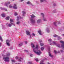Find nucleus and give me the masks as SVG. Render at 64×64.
Instances as JSON below:
<instances>
[{"label": "nucleus", "mask_w": 64, "mask_h": 64, "mask_svg": "<svg viewBox=\"0 0 64 64\" xmlns=\"http://www.w3.org/2000/svg\"><path fill=\"white\" fill-rule=\"evenodd\" d=\"M39 46L38 44L36 45L35 48H33V51L35 53H36L38 55H40L42 54V52L40 50H38L37 52H36V50H37L39 49Z\"/></svg>", "instance_id": "f257e3e1"}, {"label": "nucleus", "mask_w": 64, "mask_h": 64, "mask_svg": "<svg viewBox=\"0 0 64 64\" xmlns=\"http://www.w3.org/2000/svg\"><path fill=\"white\" fill-rule=\"evenodd\" d=\"M10 55V54L9 53L6 54L4 56L3 59L4 61L5 62H9V58L8 56H9Z\"/></svg>", "instance_id": "f03ea898"}, {"label": "nucleus", "mask_w": 64, "mask_h": 64, "mask_svg": "<svg viewBox=\"0 0 64 64\" xmlns=\"http://www.w3.org/2000/svg\"><path fill=\"white\" fill-rule=\"evenodd\" d=\"M31 16V19H30V21L32 23H35V19H34V18H35L36 16H34V15L30 16Z\"/></svg>", "instance_id": "7ed1b4c3"}, {"label": "nucleus", "mask_w": 64, "mask_h": 64, "mask_svg": "<svg viewBox=\"0 0 64 64\" xmlns=\"http://www.w3.org/2000/svg\"><path fill=\"white\" fill-rule=\"evenodd\" d=\"M10 4V2H6L5 3L4 6H7L8 7V6H9L10 8H12L13 6H12V5L11 4H10V5H9Z\"/></svg>", "instance_id": "20e7f679"}, {"label": "nucleus", "mask_w": 64, "mask_h": 64, "mask_svg": "<svg viewBox=\"0 0 64 64\" xmlns=\"http://www.w3.org/2000/svg\"><path fill=\"white\" fill-rule=\"evenodd\" d=\"M60 42L61 43H62L61 46L62 48V49L63 50H64V42H63L62 40L60 41Z\"/></svg>", "instance_id": "39448f33"}, {"label": "nucleus", "mask_w": 64, "mask_h": 64, "mask_svg": "<svg viewBox=\"0 0 64 64\" xmlns=\"http://www.w3.org/2000/svg\"><path fill=\"white\" fill-rule=\"evenodd\" d=\"M10 42V41L9 40H6V44L8 46H10V43H9Z\"/></svg>", "instance_id": "423d86ee"}, {"label": "nucleus", "mask_w": 64, "mask_h": 64, "mask_svg": "<svg viewBox=\"0 0 64 64\" xmlns=\"http://www.w3.org/2000/svg\"><path fill=\"white\" fill-rule=\"evenodd\" d=\"M54 44V45H56V43L54 41H53L52 42V43H51L50 44V45H53Z\"/></svg>", "instance_id": "0eeeda50"}, {"label": "nucleus", "mask_w": 64, "mask_h": 64, "mask_svg": "<svg viewBox=\"0 0 64 64\" xmlns=\"http://www.w3.org/2000/svg\"><path fill=\"white\" fill-rule=\"evenodd\" d=\"M26 3L27 4H28V5L31 4V5H32V6H34V5L33 4H32V3H31V2L29 1L27 2Z\"/></svg>", "instance_id": "6e6552de"}, {"label": "nucleus", "mask_w": 64, "mask_h": 64, "mask_svg": "<svg viewBox=\"0 0 64 64\" xmlns=\"http://www.w3.org/2000/svg\"><path fill=\"white\" fill-rule=\"evenodd\" d=\"M13 8L14 9H17V5L16 4H14V6H13Z\"/></svg>", "instance_id": "1a4fd4ad"}, {"label": "nucleus", "mask_w": 64, "mask_h": 64, "mask_svg": "<svg viewBox=\"0 0 64 64\" xmlns=\"http://www.w3.org/2000/svg\"><path fill=\"white\" fill-rule=\"evenodd\" d=\"M10 24H8V27H12V24H13V22H10Z\"/></svg>", "instance_id": "9d476101"}, {"label": "nucleus", "mask_w": 64, "mask_h": 64, "mask_svg": "<svg viewBox=\"0 0 64 64\" xmlns=\"http://www.w3.org/2000/svg\"><path fill=\"white\" fill-rule=\"evenodd\" d=\"M44 61V60H43L40 61V64H45V63H43Z\"/></svg>", "instance_id": "9b49d317"}, {"label": "nucleus", "mask_w": 64, "mask_h": 64, "mask_svg": "<svg viewBox=\"0 0 64 64\" xmlns=\"http://www.w3.org/2000/svg\"><path fill=\"white\" fill-rule=\"evenodd\" d=\"M26 33L27 35H28L30 34V32H29V31L28 30H27L26 31Z\"/></svg>", "instance_id": "f8f14e48"}, {"label": "nucleus", "mask_w": 64, "mask_h": 64, "mask_svg": "<svg viewBox=\"0 0 64 64\" xmlns=\"http://www.w3.org/2000/svg\"><path fill=\"white\" fill-rule=\"evenodd\" d=\"M22 16H25V15L26 14V12L25 11H22Z\"/></svg>", "instance_id": "ddd939ff"}, {"label": "nucleus", "mask_w": 64, "mask_h": 64, "mask_svg": "<svg viewBox=\"0 0 64 64\" xmlns=\"http://www.w3.org/2000/svg\"><path fill=\"white\" fill-rule=\"evenodd\" d=\"M41 20L40 19H39V20H37V23L38 24H39L40 22H41Z\"/></svg>", "instance_id": "4468645a"}, {"label": "nucleus", "mask_w": 64, "mask_h": 64, "mask_svg": "<svg viewBox=\"0 0 64 64\" xmlns=\"http://www.w3.org/2000/svg\"><path fill=\"white\" fill-rule=\"evenodd\" d=\"M38 32L40 35H42V32H41V30H40L38 31Z\"/></svg>", "instance_id": "2eb2a0df"}, {"label": "nucleus", "mask_w": 64, "mask_h": 64, "mask_svg": "<svg viewBox=\"0 0 64 64\" xmlns=\"http://www.w3.org/2000/svg\"><path fill=\"white\" fill-rule=\"evenodd\" d=\"M43 19L44 21H47V19H46V16H43Z\"/></svg>", "instance_id": "dca6fc26"}, {"label": "nucleus", "mask_w": 64, "mask_h": 64, "mask_svg": "<svg viewBox=\"0 0 64 64\" xmlns=\"http://www.w3.org/2000/svg\"><path fill=\"white\" fill-rule=\"evenodd\" d=\"M1 15L2 17H5V13L2 14H1Z\"/></svg>", "instance_id": "f3484780"}, {"label": "nucleus", "mask_w": 64, "mask_h": 64, "mask_svg": "<svg viewBox=\"0 0 64 64\" xmlns=\"http://www.w3.org/2000/svg\"><path fill=\"white\" fill-rule=\"evenodd\" d=\"M44 1L46 2L47 1V0H40V2L41 3L43 2H44Z\"/></svg>", "instance_id": "a211bd4d"}, {"label": "nucleus", "mask_w": 64, "mask_h": 64, "mask_svg": "<svg viewBox=\"0 0 64 64\" xmlns=\"http://www.w3.org/2000/svg\"><path fill=\"white\" fill-rule=\"evenodd\" d=\"M48 54L49 56L51 57H53V56L51 55V53H50V52H49Z\"/></svg>", "instance_id": "6ab92c4d"}, {"label": "nucleus", "mask_w": 64, "mask_h": 64, "mask_svg": "<svg viewBox=\"0 0 64 64\" xmlns=\"http://www.w3.org/2000/svg\"><path fill=\"white\" fill-rule=\"evenodd\" d=\"M53 24L56 27L57 26V22H54L53 23Z\"/></svg>", "instance_id": "aec40b11"}, {"label": "nucleus", "mask_w": 64, "mask_h": 64, "mask_svg": "<svg viewBox=\"0 0 64 64\" xmlns=\"http://www.w3.org/2000/svg\"><path fill=\"white\" fill-rule=\"evenodd\" d=\"M31 45L32 46L31 47L32 48H34L35 47V45L33 44H32Z\"/></svg>", "instance_id": "412c9836"}, {"label": "nucleus", "mask_w": 64, "mask_h": 64, "mask_svg": "<svg viewBox=\"0 0 64 64\" xmlns=\"http://www.w3.org/2000/svg\"><path fill=\"white\" fill-rule=\"evenodd\" d=\"M46 30L48 33H49V32H50V30H49V28H46Z\"/></svg>", "instance_id": "4be33fe9"}, {"label": "nucleus", "mask_w": 64, "mask_h": 64, "mask_svg": "<svg viewBox=\"0 0 64 64\" xmlns=\"http://www.w3.org/2000/svg\"><path fill=\"white\" fill-rule=\"evenodd\" d=\"M9 18H10V16H8L6 18V20H9Z\"/></svg>", "instance_id": "5701e85b"}, {"label": "nucleus", "mask_w": 64, "mask_h": 64, "mask_svg": "<svg viewBox=\"0 0 64 64\" xmlns=\"http://www.w3.org/2000/svg\"><path fill=\"white\" fill-rule=\"evenodd\" d=\"M48 41L50 43L52 42V39L51 38H50V39H49L48 40Z\"/></svg>", "instance_id": "b1692460"}, {"label": "nucleus", "mask_w": 64, "mask_h": 64, "mask_svg": "<svg viewBox=\"0 0 64 64\" xmlns=\"http://www.w3.org/2000/svg\"><path fill=\"white\" fill-rule=\"evenodd\" d=\"M22 44H23L22 43H20L18 45V47H20L21 46H22Z\"/></svg>", "instance_id": "393cba45"}, {"label": "nucleus", "mask_w": 64, "mask_h": 64, "mask_svg": "<svg viewBox=\"0 0 64 64\" xmlns=\"http://www.w3.org/2000/svg\"><path fill=\"white\" fill-rule=\"evenodd\" d=\"M54 52L55 53H60V51H59L58 52H57L56 50H54Z\"/></svg>", "instance_id": "a878e982"}, {"label": "nucleus", "mask_w": 64, "mask_h": 64, "mask_svg": "<svg viewBox=\"0 0 64 64\" xmlns=\"http://www.w3.org/2000/svg\"><path fill=\"white\" fill-rule=\"evenodd\" d=\"M22 60H23V58H20L18 59V61L21 62Z\"/></svg>", "instance_id": "bb28decb"}, {"label": "nucleus", "mask_w": 64, "mask_h": 64, "mask_svg": "<svg viewBox=\"0 0 64 64\" xmlns=\"http://www.w3.org/2000/svg\"><path fill=\"white\" fill-rule=\"evenodd\" d=\"M44 47H42L40 48V50H41L42 51H43V50H44Z\"/></svg>", "instance_id": "cd10ccee"}, {"label": "nucleus", "mask_w": 64, "mask_h": 64, "mask_svg": "<svg viewBox=\"0 0 64 64\" xmlns=\"http://www.w3.org/2000/svg\"><path fill=\"white\" fill-rule=\"evenodd\" d=\"M41 15L43 17L45 16V15H44V14L43 13H41Z\"/></svg>", "instance_id": "c85d7f7f"}, {"label": "nucleus", "mask_w": 64, "mask_h": 64, "mask_svg": "<svg viewBox=\"0 0 64 64\" xmlns=\"http://www.w3.org/2000/svg\"><path fill=\"white\" fill-rule=\"evenodd\" d=\"M0 40H1L2 41H3L1 36H0Z\"/></svg>", "instance_id": "c756f323"}, {"label": "nucleus", "mask_w": 64, "mask_h": 64, "mask_svg": "<svg viewBox=\"0 0 64 64\" xmlns=\"http://www.w3.org/2000/svg\"><path fill=\"white\" fill-rule=\"evenodd\" d=\"M62 39L61 38L60 36L58 37V40H60V39Z\"/></svg>", "instance_id": "7c9ffc66"}, {"label": "nucleus", "mask_w": 64, "mask_h": 64, "mask_svg": "<svg viewBox=\"0 0 64 64\" xmlns=\"http://www.w3.org/2000/svg\"><path fill=\"white\" fill-rule=\"evenodd\" d=\"M56 45L57 46V47H59V48H60V44H56Z\"/></svg>", "instance_id": "2f4dec72"}, {"label": "nucleus", "mask_w": 64, "mask_h": 64, "mask_svg": "<svg viewBox=\"0 0 64 64\" xmlns=\"http://www.w3.org/2000/svg\"><path fill=\"white\" fill-rule=\"evenodd\" d=\"M53 13H56V12H57L56 11V10H53Z\"/></svg>", "instance_id": "473e14b6"}, {"label": "nucleus", "mask_w": 64, "mask_h": 64, "mask_svg": "<svg viewBox=\"0 0 64 64\" xmlns=\"http://www.w3.org/2000/svg\"><path fill=\"white\" fill-rule=\"evenodd\" d=\"M20 22L18 21L16 22V24L18 25H19V24H20Z\"/></svg>", "instance_id": "72a5a7b5"}, {"label": "nucleus", "mask_w": 64, "mask_h": 64, "mask_svg": "<svg viewBox=\"0 0 64 64\" xmlns=\"http://www.w3.org/2000/svg\"><path fill=\"white\" fill-rule=\"evenodd\" d=\"M14 15L15 16H17V15H18V14H17V12H15L14 13Z\"/></svg>", "instance_id": "f704fd0d"}, {"label": "nucleus", "mask_w": 64, "mask_h": 64, "mask_svg": "<svg viewBox=\"0 0 64 64\" xmlns=\"http://www.w3.org/2000/svg\"><path fill=\"white\" fill-rule=\"evenodd\" d=\"M40 45L41 46H43V45H44V44H43V43H40Z\"/></svg>", "instance_id": "c9c22d12"}, {"label": "nucleus", "mask_w": 64, "mask_h": 64, "mask_svg": "<svg viewBox=\"0 0 64 64\" xmlns=\"http://www.w3.org/2000/svg\"><path fill=\"white\" fill-rule=\"evenodd\" d=\"M63 29H64V28H62L60 29V31H62V30H63Z\"/></svg>", "instance_id": "e433bc0d"}, {"label": "nucleus", "mask_w": 64, "mask_h": 64, "mask_svg": "<svg viewBox=\"0 0 64 64\" xmlns=\"http://www.w3.org/2000/svg\"><path fill=\"white\" fill-rule=\"evenodd\" d=\"M53 36L54 37H57V36H58L56 34H54L53 35Z\"/></svg>", "instance_id": "4c0bfd02"}, {"label": "nucleus", "mask_w": 64, "mask_h": 64, "mask_svg": "<svg viewBox=\"0 0 64 64\" xmlns=\"http://www.w3.org/2000/svg\"><path fill=\"white\" fill-rule=\"evenodd\" d=\"M10 22H13V19L10 18Z\"/></svg>", "instance_id": "58836bf2"}, {"label": "nucleus", "mask_w": 64, "mask_h": 64, "mask_svg": "<svg viewBox=\"0 0 64 64\" xmlns=\"http://www.w3.org/2000/svg\"><path fill=\"white\" fill-rule=\"evenodd\" d=\"M35 60L36 61V62H38L39 61V60L38 58H36L35 59Z\"/></svg>", "instance_id": "ea45409f"}, {"label": "nucleus", "mask_w": 64, "mask_h": 64, "mask_svg": "<svg viewBox=\"0 0 64 64\" xmlns=\"http://www.w3.org/2000/svg\"><path fill=\"white\" fill-rule=\"evenodd\" d=\"M4 10H5V11H7V10L6 8H4Z\"/></svg>", "instance_id": "a19ab883"}, {"label": "nucleus", "mask_w": 64, "mask_h": 64, "mask_svg": "<svg viewBox=\"0 0 64 64\" xmlns=\"http://www.w3.org/2000/svg\"><path fill=\"white\" fill-rule=\"evenodd\" d=\"M0 9L1 10H4V8H3L1 7H0Z\"/></svg>", "instance_id": "79ce46f5"}, {"label": "nucleus", "mask_w": 64, "mask_h": 64, "mask_svg": "<svg viewBox=\"0 0 64 64\" xmlns=\"http://www.w3.org/2000/svg\"><path fill=\"white\" fill-rule=\"evenodd\" d=\"M17 21H18V20H19V17L18 16L17 17Z\"/></svg>", "instance_id": "37998d69"}, {"label": "nucleus", "mask_w": 64, "mask_h": 64, "mask_svg": "<svg viewBox=\"0 0 64 64\" xmlns=\"http://www.w3.org/2000/svg\"><path fill=\"white\" fill-rule=\"evenodd\" d=\"M12 60V62H15V60Z\"/></svg>", "instance_id": "c03bdc74"}, {"label": "nucleus", "mask_w": 64, "mask_h": 64, "mask_svg": "<svg viewBox=\"0 0 64 64\" xmlns=\"http://www.w3.org/2000/svg\"><path fill=\"white\" fill-rule=\"evenodd\" d=\"M30 57H33V55H32V54H30Z\"/></svg>", "instance_id": "a18cd8bd"}, {"label": "nucleus", "mask_w": 64, "mask_h": 64, "mask_svg": "<svg viewBox=\"0 0 64 64\" xmlns=\"http://www.w3.org/2000/svg\"><path fill=\"white\" fill-rule=\"evenodd\" d=\"M28 63L29 64H34L32 63V62H28Z\"/></svg>", "instance_id": "49530a36"}, {"label": "nucleus", "mask_w": 64, "mask_h": 64, "mask_svg": "<svg viewBox=\"0 0 64 64\" xmlns=\"http://www.w3.org/2000/svg\"><path fill=\"white\" fill-rule=\"evenodd\" d=\"M32 35L34 36H35V34H34V33H32Z\"/></svg>", "instance_id": "de8ad7c7"}, {"label": "nucleus", "mask_w": 64, "mask_h": 64, "mask_svg": "<svg viewBox=\"0 0 64 64\" xmlns=\"http://www.w3.org/2000/svg\"><path fill=\"white\" fill-rule=\"evenodd\" d=\"M16 59H18V56H16Z\"/></svg>", "instance_id": "09e8293b"}, {"label": "nucleus", "mask_w": 64, "mask_h": 64, "mask_svg": "<svg viewBox=\"0 0 64 64\" xmlns=\"http://www.w3.org/2000/svg\"><path fill=\"white\" fill-rule=\"evenodd\" d=\"M24 52H28V51H27V50H24Z\"/></svg>", "instance_id": "8fccbe9b"}, {"label": "nucleus", "mask_w": 64, "mask_h": 64, "mask_svg": "<svg viewBox=\"0 0 64 64\" xmlns=\"http://www.w3.org/2000/svg\"><path fill=\"white\" fill-rule=\"evenodd\" d=\"M58 24H61V23L59 22H58Z\"/></svg>", "instance_id": "3c124183"}, {"label": "nucleus", "mask_w": 64, "mask_h": 64, "mask_svg": "<svg viewBox=\"0 0 64 64\" xmlns=\"http://www.w3.org/2000/svg\"><path fill=\"white\" fill-rule=\"evenodd\" d=\"M12 25H13L14 26H15V24H14L13 23V24H12Z\"/></svg>", "instance_id": "603ef678"}, {"label": "nucleus", "mask_w": 64, "mask_h": 64, "mask_svg": "<svg viewBox=\"0 0 64 64\" xmlns=\"http://www.w3.org/2000/svg\"><path fill=\"white\" fill-rule=\"evenodd\" d=\"M53 5L54 6H56V4H53Z\"/></svg>", "instance_id": "864d4df0"}, {"label": "nucleus", "mask_w": 64, "mask_h": 64, "mask_svg": "<svg viewBox=\"0 0 64 64\" xmlns=\"http://www.w3.org/2000/svg\"><path fill=\"white\" fill-rule=\"evenodd\" d=\"M25 44H27V42L26 41H25Z\"/></svg>", "instance_id": "5fc2aeb1"}, {"label": "nucleus", "mask_w": 64, "mask_h": 64, "mask_svg": "<svg viewBox=\"0 0 64 64\" xmlns=\"http://www.w3.org/2000/svg\"><path fill=\"white\" fill-rule=\"evenodd\" d=\"M48 48V51H50V47H49Z\"/></svg>", "instance_id": "6e6d98bb"}, {"label": "nucleus", "mask_w": 64, "mask_h": 64, "mask_svg": "<svg viewBox=\"0 0 64 64\" xmlns=\"http://www.w3.org/2000/svg\"><path fill=\"white\" fill-rule=\"evenodd\" d=\"M60 52L62 53L63 52V50H61L60 51Z\"/></svg>", "instance_id": "4d7b16f0"}, {"label": "nucleus", "mask_w": 64, "mask_h": 64, "mask_svg": "<svg viewBox=\"0 0 64 64\" xmlns=\"http://www.w3.org/2000/svg\"><path fill=\"white\" fill-rule=\"evenodd\" d=\"M20 18H21V19H23V18H21V17H20Z\"/></svg>", "instance_id": "13d9d810"}, {"label": "nucleus", "mask_w": 64, "mask_h": 64, "mask_svg": "<svg viewBox=\"0 0 64 64\" xmlns=\"http://www.w3.org/2000/svg\"><path fill=\"white\" fill-rule=\"evenodd\" d=\"M20 1L21 2H22V1H24V0H20Z\"/></svg>", "instance_id": "bf43d9fd"}, {"label": "nucleus", "mask_w": 64, "mask_h": 64, "mask_svg": "<svg viewBox=\"0 0 64 64\" xmlns=\"http://www.w3.org/2000/svg\"><path fill=\"white\" fill-rule=\"evenodd\" d=\"M40 42H42V40H40Z\"/></svg>", "instance_id": "052dcab7"}, {"label": "nucleus", "mask_w": 64, "mask_h": 64, "mask_svg": "<svg viewBox=\"0 0 64 64\" xmlns=\"http://www.w3.org/2000/svg\"><path fill=\"white\" fill-rule=\"evenodd\" d=\"M47 64H50V63L49 62H48Z\"/></svg>", "instance_id": "680f3d73"}, {"label": "nucleus", "mask_w": 64, "mask_h": 64, "mask_svg": "<svg viewBox=\"0 0 64 64\" xmlns=\"http://www.w3.org/2000/svg\"><path fill=\"white\" fill-rule=\"evenodd\" d=\"M62 36H64V34H62Z\"/></svg>", "instance_id": "e2e57ef3"}, {"label": "nucleus", "mask_w": 64, "mask_h": 64, "mask_svg": "<svg viewBox=\"0 0 64 64\" xmlns=\"http://www.w3.org/2000/svg\"><path fill=\"white\" fill-rule=\"evenodd\" d=\"M10 49H12V48H10Z\"/></svg>", "instance_id": "0e129e2a"}, {"label": "nucleus", "mask_w": 64, "mask_h": 64, "mask_svg": "<svg viewBox=\"0 0 64 64\" xmlns=\"http://www.w3.org/2000/svg\"><path fill=\"white\" fill-rule=\"evenodd\" d=\"M1 43L0 42V47H1Z\"/></svg>", "instance_id": "69168bd1"}, {"label": "nucleus", "mask_w": 64, "mask_h": 64, "mask_svg": "<svg viewBox=\"0 0 64 64\" xmlns=\"http://www.w3.org/2000/svg\"><path fill=\"white\" fill-rule=\"evenodd\" d=\"M0 58H1V56H0Z\"/></svg>", "instance_id": "338daca9"}, {"label": "nucleus", "mask_w": 64, "mask_h": 64, "mask_svg": "<svg viewBox=\"0 0 64 64\" xmlns=\"http://www.w3.org/2000/svg\"><path fill=\"white\" fill-rule=\"evenodd\" d=\"M12 1H14L15 0H12Z\"/></svg>", "instance_id": "774afa93"}]
</instances>
